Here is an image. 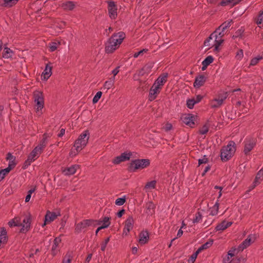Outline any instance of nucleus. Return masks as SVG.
I'll return each instance as SVG.
<instances>
[{
  "label": "nucleus",
  "instance_id": "obj_38",
  "mask_svg": "<svg viewBox=\"0 0 263 263\" xmlns=\"http://www.w3.org/2000/svg\"><path fill=\"white\" fill-rule=\"evenodd\" d=\"M156 184V181L153 180V181H149L146 184V185L145 186V189L147 191H151L155 188Z\"/></svg>",
  "mask_w": 263,
  "mask_h": 263
},
{
  "label": "nucleus",
  "instance_id": "obj_32",
  "mask_svg": "<svg viewBox=\"0 0 263 263\" xmlns=\"http://www.w3.org/2000/svg\"><path fill=\"white\" fill-rule=\"evenodd\" d=\"M153 67L152 64H147L145 65L139 71V76H144L145 74H148L151 70V69Z\"/></svg>",
  "mask_w": 263,
  "mask_h": 263
},
{
  "label": "nucleus",
  "instance_id": "obj_24",
  "mask_svg": "<svg viewBox=\"0 0 263 263\" xmlns=\"http://www.w3.org/2000/svg\"><path fill=\"white\" fill-rule=\"evenodd\" d=\"M206 81V78L202 75L197 77L194 83V86L196 88H199L203 86Z\"/></svg>",
  "mask_w": 263,
  "mask_h": 263
},
{
  "label": "nucleus",
  "instance_id": "obj_21",
  "mask_svg": "<svg viewBox=\"0 0 263 263\" xmlns=\"http://www.w3.org/2000/svg\"><path fill=\"white\" fill-rule=\"evenodd\" d=\"M7 232L4 227H2L0 230V249L7 243Z\"/></svg>",
  "mask_w": 263,
  "mask_h": 263
},
{
  "label": "nucleus",
  "instance_id": "obj_30",
  "mask_svg": "<svg viewBox=\"0 0 263 263\" xmlns=\"http://www.w3.org/2000/svg\"><path fill=\"white\" fill-rule=\"evenodd\" d=\"M232 224V222L223 220L220 223L218 224L215 228L216 231H223L229 228Z\"/></svg>",
  "mask_w": 263,
  "mask_h": 263
},
{
  "label": "nucleus",
  "instance_id": "obj_26",
  "mask_svg": "<svg viewBox=\"0 0 263 263\" xmlns=\"http://www.w3.org/2000/svg\"><path fill=\"white\" fill-rule=\"evenodd\" d=\"M155 205L151 201L148 202L146 204L145 213L147 215L151 216L155 213Z\"/></svg>",
  "mask_w": 263,
  "mask_h": 263
},
{
  "label": "nucleus",
  "instance_id": "obj_16",
  "mask_svg": "<svg viewBox=\"0 0 263 263\" xmlns=\"http://www.w3.org/2000/svg\"><path fill=\"white\" fill-rule=\"evenodd\" d=\"M195 116L192 114L184 115L182 117L183 122L190 127H193L195 124Z\"/></svg>",
  "mask_w": 263,
  "mask_h": 263
},
{
  "label": "nucleus",
  "instance_id": "obj_49",
  "mask_svg": "<svg viewBox=\"0 0 263 263\" xmlns=\"http://www.w3.org/2000/svg\"><path fill=\"white\" fill-rule=\"evenodd\" d=\"M125 201H126V198H125V197L124 196L121 198H117L115 201V203L117 205L121 206V205H123L125 203Z\"/></svg>",
  "mask_w": 263,
  "mask_h": 263
},
{
  "label": "nucleus",
  "instance_id": "obj_29",
  "mask_svg": "<svg viewBox=\"0 0 263 263\" xmlns=\"http://www.w3.org/2000/svg\"><path fill=\"white\" fill-rule=\"evenodd\" d=\"M149 239V234L147 231H143L139 235V242L144 245L148 242Z\"/></svg>",
  "mask_w": 263,
  "mask_h": 263
},
{
  "label": "nucleus",
  "instance_id": "obj_14",
  "mask_svg": "<svg viewBox=\"0 0 263 263\" xmlns=\"http://www.w3.org/2000/svg\"><path fill=\"white\" fill-rule=\"evenodd\" d=\"M61 243V239L60 237H58L55 238L51 248V253L53 256L57 255L60 251Z\"/></svg>",
  "mask_w": 263,
  "mask_h": 263
},
{
  "label": "nucleus",
  "instance_id": "obj_22",
  "mask_svg": "<svg viewBox=\"0 0 263 263\" xmlns=\"http://www.w3.org/2000/svg\"><path fill=\"white\" fill-rule=\"evenodd\" d=\"M52 74V67L49 64H47L45 68L42 72L41 79L42 80H47Z\"/></svg>",
  "mask_w": 263,
  "mask_h": 263
},
{
  "label": "nucleus",
  "instance_id": "obj_33",
  "mask_svg": "<svg viewBox=\"0 0 263 263\" xmlns=\"http://www.w3.org/2000/svg\"><path fill=\"white\" fill-rule=\"evenodd\" d=\"M21 220V218L20 217H15L8 222V224L11 228L13 227H20Z\"/></svg>",
  "mask_w": 263,
  "mask_h": 263
},
{
  "label": "nucleus",
  "instance_id": "obj_46",
  "mask_svg": "<svg viewBox=\"0 0 263 263\" xmlns=\"http://www.w3.org/2000/svg\"><path fill=\"white\" fill-rule=\"evenodd\" d=\"M10 171V170L8 168L2 170L0 171V181L4 179L6 174H7Z\"/></svg>",
  "mask_w": 263,
  "mask_h": 263
},
{
  "label": "nucleus",
  "instance_id": "obj_18",
  "mask_svg": "<svg viewBox=\"0 0 263 263\" xmlns=\"http://www.w3.org/2000/svg\"><path fill=\"white\" fill-rule=\"evenodd\" d=\"M161 89L157 87L154 84L151 88L149 92L148 100L150 101L154 100L157 97L158 95L160 92Z\"/></svg>",
  "mask_w": 263,
  "mask_h": 263
},
{
  "label": "nucleus",
  "instance_id": "obj_31",
  "mask_svg": "<svg viewBox=\"0 0 263 263\" xmlns=\"http://www.w3.org/2000/svg\"><path fill=\"white\" fill-rule=\"evenodd\" d=\"M214 61V58L212 56H208L202 62V67L201 69L204 70L206 69L208 66L211 64Z\"/></svg>",
  "mask_w": 263,
  "mask_h": 263
},
{
  "label": "nucleus",
  "instance_id": "obj_55",
  "mask_svg": "<svg viewBox=\"0 0 263 263\" xmlns=\"http://www.w3.org/2000/svg\"><path fill=\"white\" fill-rule=\"evenodd\" d=\"M33 161V160H32L31 158L28 157L27 159L24 163L23 168L24 169L27 168Z\"/></svg>",
  "mask_w": 263,
  "mask_h": 263
},
{
  "label": "nucleus",
  "instance_id": "obj_8",
  "mask_svg": "<svg viewBox=\"0 0 263 263\" xmlns=\"http://www.w3.org/2000/svg\"><path fill=\"white\" fill-rule=\"evenodd\" d=\"M95 222L93 220H84L76 225L75 231L78 233L84 231L89 227H95Z\"/></svg>",
  "mask_w": 263,
  "mask_h": 263
},
{
  "label": "nucleus",
  "instance_id": "obj_20",
  "mask_svg": "<svg viewBox=\"0 0 263 263\" xmlns=\"http://www.w3.org/2000/svg\"><path fill=\"white\" fill-rule=\"evenodd\" d=\"M96 222L95 224V227L98 226V225H101L100 227L101 228L105 229L108 228L110 224V218L108 217H104L102 219H100L99 220H95Z\"/></svg>",
  "mask_w": 263,
  "mask_h": 263
},
{
  "label": "nucleus",
  "instance_id": "obj_3",
  "mask_svg": "<svg viewBox=\"0 0 263 263\" xmlns=\"http://www.w3.org/2000/svg\"><path fill=\"white\" fill-rule=\"evenodd\" d=\"M33 100L35 103L34 108L36 113L40 116L42 114V109L44 106V97L42 91L36 90L33 92Z\"/></svg>",
  "mask_w": 263,
  "mask_h": 263
},
{
  "label": "nucleus",
  "instance_id": "obj_41",
  "mask_svg": "<svg viewBox=\"0 0 263 263\" xmlns=\"http://www.w3.org/2000/svg\"><path fill=\"white\" fill-rule=\"evenodd\" d=\"M114 84V79H109V80L106 81L104 83V87L107 90H108L113 86Z\"/></svg>",
  "mask_w": 263,
  "mask_h": 263
},
{
  "label": "nucleus",
  "instance_id": "obj_59",
  "mask_svg": "<svg viewBox=\"0 0 263 263\" xmlns=\"http://www.w3.org/2000/svg\"><path fill=\"white\" fill-rule=\"evenodd\" d=\"M256 23L258 25L263 24V11L259 14Z\"/></svg>",
  "mask_w": 263,
  "mask_h": 263
},
{
  "label": "nucleus",
  "instance_id": "obj_5",
  "mask_svg": "<svg viewBox=\"0 0 263 263\" xmlns=\"http://www.w3.org/2000/svg\"><path fill=\"white\" fill-rule=\"evenodd\" d=\"M236 151L235 143L231 141L229 144L222 147L221 150L220 157L223 161H227L234 154Z\"/></svg>",
  "mask_w": 263,
  "mask_h": 263
},
{
  "label": "nucleus",
  "instance_id": "obj_52",
  "mask_svg": "<svg viewBox=\"0 0 263 263\" xmlns=\"http://www.w3.org/2000/svg\"><path fill=\"white\" fill-rule=\"evenodd\" d=\"M202 218V215L199 212H198L197 214H196L195 217L193 219V222L194 223L200 222L201 221Z\"/></svg>",
  "mask_w": 263,
  "mask_h": 263
},
{
  "label": "nucleus",
  "instance_id": "obj_54",
  "mask_svg": "<svg viewBox=\"0 0 263 263\" xmlns=\"http://www.w3.org/2000/svg\"><path fill=\"white\" fill-rule=\"evenodd\" d=\"M209 129V126L207 124H205L201 128L199 133L200 134L204 135L208 132Z\"/></svg>",
  "mask_w": 263,
  "mask_h": 263
},
{
  "label": "nucleus",
  "instance_id": "obj_10",
  "mask_svg": "<svg viewBox=\"0 0 263 263\" xmlns=\"http://www.w3.org/2000/svg\"><path fill=\"white\" fill-rule=\"evenodd\" d=\"M227 93L226 92L219 94L217 98L211 101L210 105L211 107L217 108L220 107L223 104V101L227 99Z\"/></svg>",
  "mask_w": 263,
  "mask_h": 263
},
{
  "label": "nucleus",
  "instance_id": "obj_40",
  "mask_svg": "<svg viewBox=\"0 0 263 263\" xmlns=\"http://www.w3.org/2000/svg\"><path fill=\"white\" fill-rule=\"evenodd\" d=\"M262 59V57L260 55H258L256 57H255L251 60L250 66H255L257 65L259 61H260Z\"/></svg>",
  "mask_w": 263,
  "mask_h": 263
},
{
  "label": "nucleus",
  "instance_id": "obj_25",
  "mask_svg": "<svg viewBox=\"0 0 263 263\" xmlns=\"http://www.w3.org/2000/svg\"><path fill=\"white\" fill-rule=\"evenodd\" d=\"M20 0H0V6L10 8L15 5Z\"/></svg>",
  "mask_w": 263,
  "mask_h": 263
},
{
  "label": "nucleus",
  "instance_id": "obj_42",
  "mask_svg": "<svg viewBox=\"0 0 263 263\" xmlns=\"http://www.w3.org/2000/svg\"><path fill=\"white\" fill-rule=\"evenodd\" d=\"M232 21H229L222 23L218 28L226 32V30L229 28L231 25Z\"/></svg>",
  "mask_w": 263,
  "mask_h": 263
},
{
  "label": "nucleus",
  "instance_id": "obj_47",
  "mask_svg": "<svg viewBox=\"0 0 263 263\" xmlns=\"http://www.w3.org/2000/svg\"><path fill=\"white\" fill-rule=\"evenodd\" d=\"M196 104V102L194 99H193V98L189 99L186 100L187 107L190 109H193Z\"/></svg>",
  "mask_w": 263,
  "mask_h": 263
},
{
  "label": "nucleus",
  "instance_id": "obj_37",
  "mask_svg": "<svg viewBox=\"0 0 263 263\" xmlns=\"http://www.w3.org/2000/svg\"><path fill=\"white\" fill-rule=\"evenodd\" d=\"M252 242V240L251 238L248 237L247 239H246L240 246H239V249L241 250H243L248 246L250 245Z\"/></svg>",
  "mask_w": 263,
  "mask_h": 263
},
{
  "label": "nucleus",
  "instance_id": "obj_39",
  "mask_svg": "<svg viewBox=\"0 0 263 263\" xmlns=\"http://www.w3.org/2000/svg\"><path fill=\"white\" fill-rule=\"evenodd\" d=\"M213 243V240H210L209 241L206 242V243L202 245L197 250L199 253L204 249H206L210 247Z\"/></svg>",
  "mask_w": 263,
  "mask_h": 263
},
{
  "label": "nucleus",
  "instance_id": "obj_4",
  "mask_svg": "<svg viewBox=\"0 0 263 263\" xmlns=\"http://www.w3.org/2000/svg\"><path fill=\"white\" fill-rule=\"evenodd\" d=\"M50 136V134H45L40 144L36 146L29 155L28 157L32 160H36L42 153L43 149L46 146L47 138Z\"/></svg>",
  "mask_w": 263,
  "mask_h": 263
},
{
  "label": "nucleus",
  "instance_id": "obj_15",
  "mask_svg": "<svg viewBox=\"0 0 263 263\" xmlns=\"http://www.w3.org/2000/svg\"><path fill=\"white\" fill-rule=\"evenodd\" d=\"M168 74L167 73H164L161 74L155 81L154 85L161 89L162 86L166 83Z\"/></svg>",
  "mask_w": 263,
  "mask_h": 263
},
{
  "label": "nucleus",
  "instance_id": "obj_48",
  "mask_svg": "<svg viewBox=\"0 0 263 263\" xmlns=\"http://www.w3.org/2000/svg\"><path fill=\"white\" fill-rule=\"evenodd\" d=\"M199 253V252H198V250H197L194 253H193L190 257V258L188 259V263H194Z\"/></svg>",
  "mask_w": 263,
  "mask_h": 263
},
{
  "label": "nucleus",
  "instance_id": "obj_53",
  "mask_svg": "<svg viewBox=\"0 0 263 263\" xmlns=\"http://www.w3.org/2000/svg\"><path fill=\"white\" fill-rule=\"evenodd\" d=\"M102 93L101 91H98L95 96H94L92 102L93 103H96L98 102L99 99L101 98L102 96Z\"/></svg>",
  "mask_w": 263,
  "mask_h": 263
},
{
  "label": "nucleus",
  "instance_id": "obj_28",
  "mask_svg": "<svg viewBox=\"0 0 263 263\" xmlns=\"http://www.w3.org/2000/svg\"><path fill=\"white\" fill-rule=\"evenodd\" d=\"M6 159L9 161L8 166L7 168L11 171L13 168L16 165V163L15 162V157H14L11 153H8L7 154Z\"/></svg>",
  "mask_w": 263,
  "mask_h": 263
},
{
  "label": "nucleus",
  "instance_id": "obj_58",
  "mask_svg": "<svg viewBox=\"0 0 263 263\" xmlns=\"http://www.w3.org/2000/svg\"><path fill=\"white\" fill-rule=\"evenodd\" d=\"M147 51V49H143L142 50H141L140 51L138 52H136L134 53L133 57L134 58H137L140 55H142L144 53L146 52Z\"/></svg>",
  "mask_w": 263,
  "mask_h": 263
},
{
  "label": "nucleus",
  "instance_id": "obj_60",
  "mask_svg": "<svg viewBox=\"0 0 263 263\" xmlns=\"http://www.w3.org/2000/svg\"><path fill=\"white\" fill-rule=\"evenodd\" d=\"M203 97L201 95H197L195 98H193V99L194 100V101L196 102V103H198L200 102L201 100L202 99Z\"/></svg>",
  "mask_w": 263,
  "mask_h": 263
},
{
  "label": "nucleus",
  "instance_id": "obj_2",
  "mask_svg": "<svg viewBox=\"0 0 263 263\" xmlns=\"http://www.w3.org/2000/svg\"><path fill=\"white\" fill-rule=\"evenodd\" d=\"M125 34L123 32H119L113 35L108 40L105 47V50L107 53H111L115 51L121 44Z\"/></svg>",
  "mask_w": 263,
  "mask_h": 263
},
{
  "label": "nucleus",
  "instance_id": "obj_9",
  "mask_svg": "<svg viewBox=\"0 0 263 263\" xmlns=\"http://www.w3.org/2000/svg\"><path fill=\"white\" fill-rule=\"evenodd\" d=\"M60 215L61 213L59 210L54 211H47L45 216V220L43 224V227L54 221Z\"/></svg>",
  "mask_w": 263,
  "mask_h": 263
},
{
  "label": "nucleus",
  "instance_id": "obj_62",
  "mask_svg": "<svg viewBox=\"0 0 263 263\" xmlns=\"http://www.w3.org/2000/svg\"><path fill=\"white\" fill-rule=\"evenodd\" d=\"M208 161L207 158L204 157L202 159H200L198 160V163L199 165H200L201 164L206 163Z\"/></svg>",
  "mask_w": 263,
  "mask_h": 263
},
{
  "label": "nucleus",
  "instance_id": "obj_27",
  "mask_svg": "<svg viewBox=\"0 0 263 263\" xmlns=\"http://www.w3.org/2000/svg\"><path fill=\"white\" fill-rule=\"evenodd\" d=\"M76 6L74 2L72 1H67L63 3L61 5V7L65 10L71 11Z\"/></svg>",
  "mask_w": 263,
  "mask_h": 263
},
{
  "label": "nucleus",
  "instance_id": "obj_23",
  "mask_svg": "<svg viewBox=\"0 0 263 263\" xmlns=\"http://www.w3.org/2000/svg\"><path fill=\"white\" fill-rule=\"evenodd\" d=\"M80 167L79 165L75 164L71 165L70 167L65 168L63 170V173L66 176H70L73 175L76 172L77 170Z\"/></svg>",
  "mask_w": 263,
  "mask_h": 263
},
{
  "label": "nucleus",
  "instance_id": "obj_43",
  "mask_svg": "<svg viewBox=\"0 0 263 263\" xmlns=\"http://www.w3.org/2000/svg\"><path fill=\"white\" fill-rule=\"evenodd\" d=\"M240 2V1L239 0H222L220 3V5L221 6H227L228 5V4H229L230 3H234V4H238V3H239Z\"/></svg>",
  "mask_w": 263,
  "mask_h": 263
},
{
  "label": "nucleus",
  "instance_id": "obj_61",
  "mask_svg": "<svg viewBox=\"0 0 263 263\" xmlns=\"http://www.w3.org/2000/svg\"><path fill=\"white\" fill-rule=\"evenodd\" d=\"M172 128V125L170 123H167L165 124V125L164 126L163 128L165 131H168L170 130Z\"/></svg>",
  "mask_w": 263,
  "mask_h": 263
},
{
  "label": "nucleus",
  "instance_id": "obj_35",
  "mask_svg": "<svg viewBox=\"0 0 263 263\" xmlns=\"http://www.w3.org/2000/svg\"><path fill=\"white\" fill-rule=\"evenodd\" d=\"M263 180V168L260 170L256 174L254 182L259 185Z\"/></svg>",
  "mask_w": 263,
  "mask_h": 263
},
{
  "label": "nucleus",
  "instance_id": "obj_63",
  "mask_svg": "<svg viewBox=\"0 0 263 263\" xmlns=\"http://www.w3.org/2000/svg\"><path fill=\"white\" fill-rule=\"evenodd\" d=\"M223 261L225 263H230V262H233L231 258L227 255V257L223 258Z\"/></svg>",
  "mask_w": 263,
  "mask_h": 263
},
{
  "label": "nucleus",
  "instance_id": "obj_11",
  "mask_svg": "<svg viewBox=\"0 0 263 263\" xmlns=\"http://www.w3.org/2000/svg\"><path fill=\"white\" fill-rule=\"evenodd\" d=\"M244 143L245 146L243 152L246 155H248L256 145V139L253 138H246Z\"/></svg>",
  "mask_w": 263,
  "mask_h": 263
},
{
  "label": "nucleus",
  "instance_id": "obj_57",
  "mask_svg": "<svg viewBox=\"0 0 263 263\" xmlns=\"http://www.w3.org/2000/svg\"><path fill=\"white\" fill-rule=\"evenodd\" d=\"M109 240H110V238L108 237V238H106L104 240V241L102 243L101 247V250L102 251H105V250L106 249V247L107 246V245L108 243Z\"/></svg>",
  "mask_w": 263,
  "mask_h": 263
},
{
  "label": "nucleus",
  "instance_id": "obj_7",
  "mask_svg": "<svg viewBox=\"0 0 263 263\" xmlns=\"http://www.w3.org/2000/svg\"><path fill=\"white\" fill-rule=\"evenodd\" d=\"M150 164V160L147 159H136L131 162L129 166V170L135 172L137 170H142L148 167Z\"/></svg>",
  "mask_w": 263,
  "mask_h": 263
},
{
  "label": "nucleus",
  "instance_id": "obj_6",
  "mask_svg": "<svg viewBox=\"0 0 263 263\" xmlns=\"http://www.w3.org/2000/svg\"><path fill=\"white\" fill-rule=\"evenodd\" d=\"M89 138V133L88 130L84 131L76 140L73 147L78 151L82 150L87 145Z\"/></svg>",
  "mask_w": 263,
  "mask_h": 263
},
{
  "label": "nucleus",
  "instance_id": "obj_45",
  "mask_svg": "<svg viewBox=\"0 0 263 263\" xmlns=\"http://www.w3.org/2000/svg\"><path fill=\"white\" fill-rule=\"evenodd\" d=\"M60 45V42H52L49 44V50L51 52H53L55 51L58 47V46Z\"/></svg>",
  "mask_w": 263,
  "mask_h": 263
},
{
  "label": "nucleus",
  "instance_id": "obj_12",
  "mask_svg": "<svg viewBox=\"0 0 263 263\" xmlns=\"http://www.w3.org/2000/svg\"><path fill=\"white\" fill-rule=\"evenodd\" d=\"M132 156V153L129 152H125L121 154V155L115 157L112 161L114 164H119L122 162L129 160Z\"/></svg>",
  "mask_w": 263,
  "mask_h": 263
},
{
  "label": "nucleus",
  "instance_id": "obj_19",
  "mask_svg": "<svg viewBox=\"0 0 263 263\" xmlns=\"http://www.w3.org/2000/svg\"><path fill=\"white\" fill-rule=\"evenodd\" d=\"M108 8L110 17L112 19H115L117 15V9L115 2H109L108 3Z\"/></svg>",
  "mask_w": 263,
  "mask_h": 263
},
{
  "label": "nucleus",
  "instance_id": "obj_13",
  "mask_svg": "<svg viewBox=\"0 0 263 263\" xmlns=\"http://www.w3.org/2000/svg\"><path fill=\"white\" fill-rule=\"evenodd\" d=\"M31 224V216L28 215L26 216L23 219V222L21 223L20 227H21V232L26 233L29 231Z\"/></svg>",
  "mask_w": 263,
  "mask_h": 263
},
{
  "label": "nucleus",
  "instance_id": "obj_51",
  "mask_svg": "<svg viewBox=\"0 0 263 263\" xmlns=\"http://www.w3.org/2000/svg\"><path fill=\"white\" fill-rule=\"evenodd\" d=\"M72 257L69 253H67L62 260V263H71Z\"/></svg>",
  "mask_w": 263,
  "mask_h": 263
},
{
  "label": "nucleus",
  "instance_id": "obj_56",
  "mask_svg": "<svg viewBox=\"0 0 263 263\" xmlns=\"http://www.w3.org/2000/svg\"><path fill=\"white\" fill-rule=\"evenodd\" d=\"M80 151H78L76 148L74 147V148H72L70 150L69 155L71 157H74L77 156Z\"/></svg>",
  "mask_w": 263,
  "mask_h": 263
},
{
  "label": "nucleus",
  "instance_id": "obj_34",
  "mask_svg": "<svg viewBox=\"0 0 263 263\" xmlns=\"http://www.w3.org/2000/svg\"><path fill=\"white\" fill-rule=\"evenodd\" d=\"M219 200H217L214 205L210 209V215L212 216H215L218 214L219 210Z\"/></svg>",
  "mask_w": 263,
  "mask_h": 263
},
{
  "label": "nucleus",
  "instance_id": "obj_36",
  "mask_svg": "<svg viewBox=\"0 0 263 263\" xmlns=\"http://www.w3.org/2000/svg\"><path fill=\"white\" fill-rule=\"evenodd\" d=\"M13 54V52L12 50L8 47H5L4 49L3 53V57L5 59H8L11 58Z\"/></svg>",
  "mask_w": 263,
  "mask_h": 263
},
{
  "label": "nucleus",
  "instance_id": "obj_1",
  "mask_svg": "<svg viewBox=\"0 0 263 263\" xmlns=\"http://www.w3.org/2000/svg\"><path fill=\"white\" fill-rule=\"evenodd\" d=\"M226 32L218 28L204 43V46L209 48L214 47L215 51L218 52L220 50L219 46L223 42V36Z\"/></svg>",
  "mask_w": 263,
  "mask_h": 263
},
{
  "label": "nucleus",
  "instance_id": "obj_50",
  "mask_svg": "<svg viewBox=\"0 0 263 263\" xmlns=\"http://www.w3.org/2000/svg\"><path fill=\"white\" fill-rule=\"evenodd\" d=\"M65 26V23L63 22H61L60 23L57 22L54 25V27L58 29L57 31V32H60V30L64 28Z\"/></svg>",
  "mask_w": 263,
  "mask_h": 263
},
{
  "label": "nucleus",
  "instance_id": "obj_64",
  "mask_svg": "<svg viewBox=\"0 0 263 263\" xmlns=\"http://www.w3.org/2000/svg\"><path fill=\"white\" fill-rule=\"evenodd\" d=\"M257 185H258L257 184H255V183L253 182V183L249 186L248 192L251 191Z\"/></svg>",
  "mask_w": 263,
  "mask_h": 263
},
{
  "label": "nucleus",
  "instance_id": "obj_17",
  "mask_svg": "<svg viewBox=\"0 0 263 263\" xmlns=\"http://www.w3.org/2000/svg\"><path fill=\"white\" fill-rule=\"evenodd\" d=\"M134 223V219L132 217H129L125 222V227L123 229V235H127L129 231L133 228Z\"/></svg>",
  "mask_w": 263,
  "mask_h": 263
},
{
  "label": "nucleus",
  "instance_id": "obj_44",
  "mask_svg": "<svg viewBox=\"0 0 263 263\" xmlns=\"http://www.w3.org/2000/svg\"><path fill=\"white\" fill-rule=\"evenodd\" d=\"M243 56V51L242 49H240L236 52L235 58L236 60L240 61L242 59Z\"/></svg>",
  "mask_w": 263,
  "mask_h": 263
}]
</instances>
